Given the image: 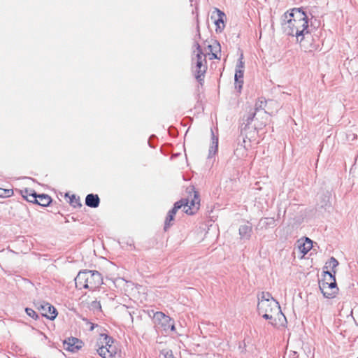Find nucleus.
<instances>
[{
	"instance_id": "nucleus-1",
	"label": "nucleus",
	"mask_w": 358,
	"mask_h": 358,
	"mask_svg": "<svg viewBox=\"0 0 358 358\" xmlns=\"http://www.w3.org/2000/svg\"><path fill=\"white\" fill-rule=\"evenodd\" d=\"M283 31L288 36L299 38L308 28V18L301 8H294L285 13L281 17Z\"/></svg>"
},
{
	"instance_id": "nucleus-2",
	"label": "nucleus",
	"mask_w": 358,
	"mask_h": 358,
	"mask_svg": "<svg viewBox=\"0 0 358 358\" xmlns=\"http://www.w3.org/2000/svg\"><path fill=\"white\" fill-rule=\"evenodd\" d=\"M103 283L101 273L97 271L84 270L80 271L75 278L76 287L94 290Z\"/></svg>"
},
{
	"instance_id": "nucleus-3",
	"label": "nucleus",
	"mask_w": 358,
	"mask_h": 358,
	"mask_svg": "<svg viewBox=\"0 0 358 358\" xmlns=\"http://www.w3.org/2000/svg\"><path fill=\"white\" fill-rule=\"evenodd\" d=\"M187 192L189 194L188 198L182 199L176 201L173 205V208L177 211L183 207V211L188 215H194L199 209L200 199L199 194L195 190L194 186H189L187 188Z\"/></svg>"
},
{
	"instance_id": "nucleus-4",
	"label": "nucleus",
	"mask_w": 358,
	"mask_h": 358,
	"mask_svg": "<svg viewBox=\"0 0 358 358\" xmlns=\"http://www.w3.org/2000/svg\"><path fill=\"white\" fill-rule=\"evenodd\" d=\"M195 46L197 50L195 58L192 59V61L195 60V73L194 76L197 81L202 85L205 73L207 71V61L206 55L203 52L201 45L198 42H195Z\"/></svg>"
},
{
	"instance_id": "nucleus-5",
	"label": "nucleus",
	"mask_w": 358,
	"mask_h": 358,
	"mask_svg": "<svg viewBox=\"0 0 358 358\" xmlns=\"http://www.w3.org/2000/svg\"><path fill=\"white\" fill-rule=\"evenodd\" d=\"M257 310L259 315L266 320H273V311L281 313L278 303L275 300L273 302H267L265 301H258Z\"/></svg>"
},
{
	"instance_id": "nucleus-6",
	"label": "nucleus",
	"mask_w": 358,
	"mask_h": 358,
	"mask_svg": "<svg viewBox=\"0 0 358 358\" xmlns=\"http://www.w3.org/2000/svg\"><path fill=\"white\" fill-rule=\"evenodd\" d=\"M255 118V112H249L246 116L243 117V123L240 128V136H243V143L245 142V139L250 138L249 133L256 130L255 126L251 127L252 122Z\"/></svg>"
},
{
	"instance_id": "nucleus-7",
	"label": "nucleus",
	"mask_w": 358,
	"mask_h": 358,
	"mask_svg": "<svg viewBox=\"0 0 358 358\" xmlns=\"http://www.w3.org/2000/svg\"><path fill=\"white\" fill-rule=\"evenodd\" d=\"M296 41L305 52H313L317 49V45L313 43V37L308 29L302 33Z\"/></svg>"
},
{
	"instance_id": "nucleus-8",
	"label": "nucleus",
	"mask_w": 358,
	"mask_h": 358,
	"mask_svg": "<svg viewBox=\"0 0 358 358\" xmlns=\"http://www.w3.org/2000/svg\"><path fill=\"white\" fill-rule=\"evenodd\" d=\"M63 345L64 348L66 350L71 352H77L82 348L83 343L81 340L77 338L70 337L64 340Z\"/></svg>"
},
{
	"instance_id": "nucleus-9",
	"label": "nucleus",
	"mask_w": 358,
	"mask_h": 358,
	"mask_svg": "<svg viewBox=\"0 0 358 358\" xmlns=\"http://www.w3.org/2000/svg\"><path fill=\"white\" fill-rule=\"evenodd\" d=\"M38 308L41 310L43 316L46 317L50 320H53L57 315V309L49 303L43 302L41 303Z\"/></svg>"
},
{
	"instance_id": "nucleus-10",
	"label": "nucleus",
	"mask_w": 358,
	"mask_h": 358,
	"mask_svg": "<svg viewBox=\"0 0 358 358\" xmlns=\"http://www.w3.org/2000/svg\"><path fill=\"white\" fill-rule=\"evenodd\" d=\"M105 343L107 345L108 353L110 355V358H115L117 354V349L115 346L113 345V338L107 335H104Z\"/></svg>"
},
{
	"instance_id": "nucleus-11",
	"label": "nucleus",
	"mask_w": 358,
	"mask_h": 358,
	"mask_svg": "<svg viewBox=\"0 0 358 358\" xmlns=\"http://www.w3.org/2000/svg\"><path fill=\"white\" fill-rule=\"evenodd\" d=\"M239 235L241 239L249 240L251 237L252 228L250 224L241 225L238 229Z\"/></svg>"
},
{
	"instance_id": "nucleus-12",
	"label": "nucleus",
	"mask_w": 358,
	"mask_h": 358,
	"mask_svg": "<svg viewBox=\"0 0 358 358\" xmlns=\"http://www.w3.org/2000/svg\"><path fill=\"white\" fill-rule=\"evenodd\" d=\"M243 74L244 70L236 69L234 80H235V88L238 92H241L243 84Z\"/></svg>"
},
{
	"instance_id": "nucleus-13",
	"label": "nucleus",
	"mask_w": 358,
	"mask_h": 358,
	"mask_svg": "<svg viewBox=\"0 0 358 358\" xmlns=\"http://www.w3.org/2000/svg\"><path fill=\"white\" fill-rule=\"evenodd\" d=\"M216 15L217 18L215 17V24L216 25V31L221 32L224 28V19L225 17V14L220 10L219 9H216Z\"/></svg>"
},
{
	"instance_id": "nucleus-14",
	"label": "nucleus",
	"mask_w": 358,
	"mask_h": 358,
	"mask_svg": "<svg viewBox=\"0 0 358 358\" xmlns=\"http://www.w3.org/2000/svg\"><path fill=\"white\" fill-rule=\"evenodd\" d=\"M100 203V199L97 194H89L85 197V205L90 208H97Z\"/></svg>"
},
{
	"instance_id": "nucleus-15",
	"label": "nucleus",
	"mask_w": 358,
	"mask_h": 358,
	"mask_svg": "<svg viewBox=\"0 0 358 358\" xmlns=\"http://www.w3.org/2000/svg\"><path fill=\"white\" fill-rule=\"evenodd\" d=\"M319 287H320V289L321 290L323 296L327 299L334 298L336 296V294L337 293L336 289H333L327 287V285L324 284V283L319 282Z\"/></svg>"
},
{
	"instance_id": "nucleus-16",
	"label": "nucleus",
	"mask_w": 358,
	"mask_h": 358,
	"mask_svg": "<svg viewBox=\"0 0 358 358\" xmlns=\"http://www.w3.org/2000/svg\"><path fill=\"white\" fill-rule=\"evenodd\" d=\"M211 136L212 145L209 148L208 157H212L218 150V137L215 135L213 129H211Z\"/></svg>"
},
{
	"instance_id": "nucleus-17",
	"label": "nucleus",
	"mask_w": 358,
	"mask_h": 358,
	"mask_svg": "<svg viewBox=\"0 0 358 358\" xmlns=\"http://www.w3.org/2000/svg\"><path fill=\"white\" fill-rule=\"evenodd\" d=\"M52 200L49 195L45 194H40L37 196V203H35V204L46 207L52 203Z\"/></svg>"
},
{
	"instance_id": "nucleus-18",
	"label": "nucleus",
	"mask_w": 358,
	"mask_h": 358,
	"mask_svg": "<svg viewBox=\"0 0 358 358\" xmlns=\"http://www.w3.org/2000/svg\"><path fill=\"white\" fill-rule=\"evenodd\" d=\"M238 145V147L234 150V155L237 157H243L246 155L247 149L245 148V142L243 143V136H239Z\"/></svg>"
},
{
	"instance_id": "nucleus-19",
	"label": "nucleus",
	"mask_w": 358,
	"mask_h": 358,
	"mask_svg": "<svg viewBox=\"0 0 358 358\" xmlns=\"http://www.w3.org/2000/svg\"><path fill=\"white\" fill-rule=\"evenodd\" d=\"M164 320H170V317L166 315L162 312H156L154 313L153 321L155 324L159 325L161 322L164 321Z\"/></svg>"
},
{
	"instance_id": "nucleus-20",
	"label": "nucleus",
	"mask_w": 358,
	"mask_h": 358,
	"mask_svg": "<svg viewBox=\"0 0 358 358\" xmlns=\"http://www.w3.org/2000/svg\"><path fill=\"white\" fill-rule=\"evenodd\" d=\"M322 275L323 278L321 280H320L319 282H325V281H327V282H330L331 281L336 280L335 273L329 271H324Z\"/></svg>"
},
{
	"instance_id": "nucleus-21",
	"label": "nucleus",
	"mask_w": 358,
	"mask_h": 358,
	"mask_svg": "<svg viewBox=\"0 0 358 358\" xmlns=\"http://www.w3.org/2000/svg\"><path fill=\"white\" fill-rule=\"evenodd\" d=\"M159 325H161V327H163L164 330L170 329L171 331H175L176 329L174 322L171 320V317L170 320H164V321L161 322Z\"/></svg>"
},
{
	"instance_id": "nucleus-22",
	"label": "nucleus",
	"mask_w": 358,
	"mask_h": 358,
	"mask_svg": "<svg viewBox=\"0 0 358 358\" xmlns=\"http://www.w3.org/2000/svg\"><path fill=\"white\" fill-rule=\"evenodd\" d=\"M338 265V262L336 258L331 257L328 262H326L324 268H331L332 269V273H336V271L334 270L336 267Z\"/></svg>"
},
{
	"instance_id": "nucleus-23",
	"label": "nucleus",
	"mask_w": 358,
	"mask_h": 358,
	"mask_svg": "<svg viewBox=\"0 0 358 358\" xmlns=\"http://www.w3.org/2000/svg\"><path fill=\"white\" fill-rule=\"evenodd\" d=\"M69 199H70L69 203L73 208H78V207L80 208L82 206V203H80L79 196H77L76 195L73 194V195H71V196L69 197Z\"/></svg>"
},
{
	"instance_id": "nucleus-24",
	"label": "nucleus",
	"mask_w": 358,
	"mask_h": 358,
	"mask_svg": "<svg viewBox=\"0 0 358 358\" xmlns=\"http://www.w3.org/2000/svg\"><path fill=\"white\" fill-rule=\"evenodd\" d=\"M98 354L103 358H110L108 353L107 345H101L97 349Z\"/></svg>"
},
{
	"instance_id": "nucleus-25",
	"label": "nucleus",
	"mask_w": 358,
	"mask_h": 358,
	"mask_svg": "<svg viewBox=\"0 0 358 358\" xmlns=\"http://www.w3.org/2000/svg\"><path fill=\"white\" fill-rule=\"evenodd\" d=\"M259 301H267V302H273V299L271 296V294L269 292H262L260 296L258 298Z\"/></svg>"
},
{
	"instance_id": "nucleus-26",
	"label": "nucleus",
	"mask_w": 358,
	"mask_h": 358,
	"mask_svg": "<svg viewBox=\"0 0 358 358\" xmlns=\"http://www.w3.org/2000/svg\"><path fill=\"white\" fill-rule=\"evenodd\" d=\"M275 223V220L273 217H265L264 219H261L260 224L263 226H274Z\"/></svg>"
},
{
	"instance_id": "nucleus-27",
	"label": "nucleus",
	"mask_w": 358,
	"mask_h": 358,
	"mask_svg": "<svg viewBox=\"0 0 358 358\" xmlns=\"http://www.w3.org/2000/svg\"><path fill=\"white\" fill-rule=\"evenodd\" d=\"M174 220V217L171 215L167 214V216L166 217L165 222H164V231H167L171 226L173 225L172 222Z\"/></svg>"
},
{
	"instance_id": "nucleus-28",
	"label": "nucleus",
	"mask_w": 358,
	"mask_h": 358,
	"mask_svg": "<svg viewBox=\"0 0 358 358\" xmlns=\"http://www.w3.org/2000/svg\"><path fill=\"white\" fill-rule=\"evenodd\" d=\"M208 49L210 52H220V45L217 41H215L214 44L208 45Z\"/></svg>"
},
{
	"instance_id": "nucleus-29",
	"label": "nucleus",
	"mask_w": 358,
	"mask_h": 358,
	"mask_svg": "<svg viewBox=\"0 0 358 358\" xmlns=\"http://www.w3.org/2000/svg\"><path fill=\"white\" fill-rule=\"evenodd\" d=\"M13 194L12 189H6L0 187V197L6 198L10 197Z\"/></svg>"
},
{
	"instance_id": "nucleus-30",
	"label": "nucleus",
	"mask_w": 358,
	"mask_h": 358,
	"mask_svg": "<svg viewBox=\"0 0 358 358\" xmlns=\"http://www.w3.org/2000/svg\"><path fill=\"white\" fill-rule=\"evenodd\" d=\"M266 103V101L259 99L255 103V108L253 112H255V113H256L257 111H258L259 109H264V107L265 106Z\"/></svg>"
},
{
	"instance_id": "nucleus-31",
	"label": "nucleus",
	"mask_w": 358,
	"mask_h": 358,
	"mask_svg": "<svg viewBox=\"0 0 358 358\" xmlns=\"http://www.w3.org/2000/svg\"><path fill=\"white\" fill-rule=\"evenodd\" d=\"M25 312L29 317H31V318H33L36 320L38 318V315L32 308H26Z\"/></svg>"
},
{
	"instance_id": "nucleus-32",
	"label": "nucleus",
	"mask_w": 358,
	"mask_h": 358,
	"mask_svg": "<svg viewBox=\"0 0 358 358\" xmlns=\"http://www.w3.org/2000/svg\"><path fill=\"white\" fill-rule=\"evenodd\" d=\"M37 196L38 194L34 190V192L31 193V194H29V198L27 197L25 199L28 202L35 203H37Z\"/></svg>"
},
{
	"instance_id": "nucleus-33",
	"label": "nucleus",
	"mask_w": 358,
	"mask_h": 358,
	"mask_svg": "<svg viewBox=\"0 0 358 358\" xmlns=\"http://www.w3.org/2000/svg\"><path fill=\"white\" fill-rule=\"evenodd\" d=\"M321 208H327L328 206H330L329 202V196L324 195V198L320 204Z\"/></svg>"
},
{
	"instance_id": "nucleus-34",
	"label": "nucleus",
	"mask_w": 358,
	"mask_h": 358,
	"mask_svg": "<svg viewBox=\"0 0 358 358\" xmlns=\"http://www.w3.org/2000/svg\"><path fill=\"white\" fill-rule=\"evenodd\" d=\"M90 308L92 309V310H101V303L99 301H93L91 303H90Z\"/></svg>"
},
{
	"instance_id": "nucleus-35",
	"label": "nucleus",
	"mask_w": 358,
	"mask_h": 358,
	"mask_svg": "<svg viewBox=\"0 0 358 358\" xmlns=\"http://www.w3.org/2000/svg\"><path fill=\"white\" fill-rule=\"evenodd\" d=\"M244 65H245V63L243 62V55L241 53V55H240V57L238 60V63L236 64V69H244Z\"/></svg>"
},
{
	"instance_id": "nucleus-36",
	"label": "nucleus",
	"mask_w": 358,
	"mask_h": 358,
	"mask_svg": "<svg viewBox=\"0 0 358 358\" xmlns=\"http://www.w3.org/2000/svg\"><path fill=\"white\" fill-rule=\"evenodd\" d=\"M34 189L25 188L23 190H21V194L22 197L25 199L27 197L29 198V194H31V193L34 192Z\"/></svg>"
},
{
	"instance_id": "nucleus-37",
	"label": "nucleus",
	"mask_w": 358,
	"mask_h": 358,
	"mask_svg": "<svg viewBox=\"0 0 358 358\" xmlns=\"http://www.w3.org/2000/svg\"><path fill=\"white\" fill-rule=\"evenodd\" d=\"M161 353L164 355V358H176L171 350H164Z\"/></svg>"
},
{
	"instance_id": "nucleus-38",
	"label": "nucleus",
	"mask_w": 358,
	"mask_h": 358,
	"mask_svg": "<svg viewBox=\"0 0 358 358\" xmlns=\"http://www.w3.org/2000/svg\"><path fill=\"white\" fill-rule=\"evenodd\" d=\"M324 284H326L327 287L336 289V291H338L337 284L336 280H334L333 281H331L330 282H327V281H325V282H323Z\"/></svg>"
},
{
	"instance_id": "nucleus-39",
	"label": "nucleus",
	"mask_w": 358,
	"mask_h": 358,
	"mask_svg": "<svg viewBox=\"0 0 358 358\" xmlns=\"http://www.w3.org/2000/svg\"><path fill=\"white\" fill-rule=\"evenodd\" d=\"M289 358H298L299 355L296 351H290L289 353Z\"/></svg>"
},
{
	"instance_id": "nucleus-40",
	"label": "nucleus",
	"mask_w": 358,
	"mask_h": 358,
	"mask_svg": "<svg viewBox=\"0 0 358 358\" xmlns=\"http://www.w3.org/2000/svg\"><path fill=\"white\" fill-rule=\"evenodd\" d=\"M217 52H211V56L210 57V59H220V58L217 56Z\"/></svg>"
},
{
	"instance_id": "nucleus-41",
	"label": "nucleus",
	"mask_w": 358,
	"mask_h": 358,
	"mask_svg": "<svg viewBox=\"0 0 358 358\" xmlns=\"http://www.w3.org/2000/svg\"><path fill=\"white\" fill-rule=\"evenodd\" d=\"M176 213H177V210L174 209L173 208L168 212V213L169 215H171L173 217H175Z\"/></svg>"
},
{
	"instance_id": "nucleus-42",
	"label": "nucleus",
	"mask_w": 358,
	"mask_h": 358,
	"mask_svg": "<svg viewBox=\"0 0 358 358\" xmlns=\"http://www.w3.org/2000/svg\"><path fill=\"white\" fill-rule=\"evenodd\" d=\"M197 31H198V36H199V37H200V33H199V28L197 29Z\"/></svg>"
},
{
	"instance_id": "nucleus-43",
	"label": "nucleus",
	"mask_w": 358,
	"mask_h": 358,
	"mask_svg": "<svg viewBox=\"0 0 358 358\" xmlns=\"http://www.w3.org/2000/svg\"><path fill=\"white\" fill-rule=\"evenodd\" d=\"M310 247H309L308 249H306V250L304 252V253H306L308 252L309 249H310Z\"/></svg>"
},
{
	"instance_id": "nucleus-44",
	"label": "nucleus",
	"mask_w": 358,
	"mask_h": 358,
	"mask_svg": "<svg viewBox=\"0 0 358 358\" xmlns=\"http://www.w3.org/2000/svg\"><path fill=\"white\" fill-rule=\"evenodd\" d=\"M357 358H358V357H357Z\"/></svg>"
}]
</instances>
